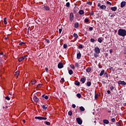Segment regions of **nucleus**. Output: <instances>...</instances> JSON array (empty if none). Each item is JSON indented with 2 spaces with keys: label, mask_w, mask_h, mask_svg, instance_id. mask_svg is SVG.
<instances>
[{
  "label": "nucleus",
  "mask_w": 126,
  "mask_h": 126,
  "mask_svg": "<svg viewBox=\"0 0 126 126\" xmlns=\"http://www.w3.org/2000/svg\"><path fill=\"white\" fill-rule=\"evenodd\" d=\"M110 54H112V53H113V49L110 50Z\"/></svg>",
  "instance_id": "obj_60"
},
{
  "label": "nucleus",
  "mask_w": 126,
  "mask_h": 126,
  "mask_svg": "<svg viewBox=\"0 0 126 126\" xmlns=\"http://www.w3.org/2000/svg\"><path fill=\"white\" fill-rule=\"evenodd\" d=\"M73 36L76 38V39H77L78 38V35H77V34L74 33L73 34Z\"/></svg>",
  "instance_id": "obj_31"
},
{
  "label": "nucleus",
  "mask_w": 126,
  "mask_h": 126,
  "mask_svg": "<svg viewBox=\"0 0 126 126\" xmlns=\"http://www.w3.org/2000/svg\"><path fill=\"white\" fill-rule=\"evenodd\" d=\"M68 73L69 74H70V75H71V74H73V71H72V70L70 69L68 71Z\"/></svg>",
  "instance_id": "obj_28"
},
{
  "label": "nucleus",
  "mask_w": 126,
  "mask_h": 126,
  "mask_svg": "<svg viewBox=\"0 0 126 126\" xmlns=\"http://www.w3.org/2000/svg\"><path fill=\"white\" fill-rule=\"evenodd\" d=\"M114 89H115V88L114 87V86L110 87L111 90H114Z\"/></svg>",
  "instance_id": "obj_54"
},
{
  "label": "nucleus",
  "mask_w": 126,
  "mask_h": 126,
  "mask_svg": "<svg viewBox=\"0 0 126 126\" xmlns=\"http://www.w3.org/2000/svg\"><path fill=\"white\" fill-rule=\"evenodd\" d=\"M68 116H72V111H69L68 112Z\"/></svg>",
  "instance_id": "obj_36"
},
{
  "label": "nucleus",
  "mask_w": 126,
  "mask_h": 126,
  "mask_svg": "<svg viewBox=\"0 0 126 126\" xmlns=\"http://www.w3.org/2000/svg\"><path fill=\"white\" fill-rule=\"evenodd\" d=\"M19 45H25V43L24 42H19Z\"/></svg>",
  "instance_id": "obj_49"
},
{
  "label": "nucleus",
  "mask_w": 126,
  "mask_h": 126,
  "mask_svg": "<svg viewBox=\"0 0 126 126\" xmlns=\"http://www.w3.org/2000/svg\"><path fill=\"white\" fill-rule=\"evenodd\" d=\"M106 3L107 4H109V5H112V3H111L110 1H107V2H106Z\"/></svg>",
  "instance_id": "obj_52"
},
{
  "label": "nucleus",
  "mask_w": 126,
  "mask_h": 126,
  "mask_svg": "<svg viewBox=\"0 0 126 126\" xmlns=\"http://www.w3.org/2000/svg\"><path fill=\"white\" fill-rule=\"evenodd\" d=\"M118 35L125 37L126 35V32H118Z\"/></svg>",
  "instance_id": "obj_4"
},
{
  "label": "nucleus",
  "mask_w": 126,
  "mask_h": 126,
  "mask_svg": "<svg viewBox=\"0 0 126 126\" xmlns=\"http://www.w3.org/2000/svg\"><path fill=\"white\" fill-rule=\"evenodd\" d=\"M118 84H120L121 85H126V83L125 81H119Z\"/></svg>",
  "instance_id": "obj_10"
},
{
  "label": "nucleus",
  "mask_w": 126,
  "mask_h": 126,
  "mask_svg": "<svg viewBox=\"0 0 126 126\" xmlns=\"http://www.w3.org/2000/svg\"><path fill=\"white\" fill-rule=\"evenodd\" d=\"M44 124H45V125H46L47 126H50L51 125V123L47 121H45L44 122Z\"/></svg>",
  "instance_id": "obj_33"
},
{
  "label": "nucleus",
  "mask_w": 126,
  "mask_h": 126,
  "mask_svg": "<svg viewBox=\"0 0 126 126\" xmlns=\"http://www.w3.org/2000/svg\"><path fill=\"white\" fill-rule=\"evenodd\" d=\"M75 28H78L79 27V24L78 23H76L74 24Z\"/></svg>",
  "instance_id": "obj_22"
},
{
  "label": "nucleus",
  "mask_w": 126,
  "mask_h": 126,
  "mask_svg": "<svg viewBox=\"0 0 126 126\" xmlns=\"http://www.w3.org/2000/svg\"><path fill=\"white\" fill-rule=\"evenodd\" d=\"M63 47L64 48V49H66L67 48V45L66 44H64Z\"/></svg>",
  "instance_id": "obj_42"
},
{
  "label": "nucleus",
  "mask_w": 126,
  "mask_h": 126,
  "mask_svg": "<svg viewBox=\"0 0 126 126\" xmlns=\"http://www.w3.org/2000/svg\"><path fill=\"white\" fill-rule=\"evenodd\" d=\"M4 24H7V22H6V18H4Z\"/></svg>",
  "instance_id": "obj_46"
},
{
  "label": "nucleus",
  "mask_w": 126,
  "mask_h": 126,
  "mask_svg": "<svg viewBox=\"0 0 126 126\" xmlns=\"http://www.w3.org/2000/svg\"><path fill=\"white\" fill-rule=\"evenodd\" d=\"M45 71L48 72V68H45Z\"/></svg>",
  "instance_id": "obj_64"
},
{
  "label": "nucleus",
  "mask_w": 126,
  "mask_h": 126,
  "mask_svg": "<svg viewBox=\"0 0 126 126\" xmlns=\"http://www.w3.org/2000/svg\"><path fill=\"white\" fill-rule=\"evenodd\" d=\"M107 93H108V94H111V91H110L109 90H108Z\"/></svg>",
  "instance_id": "obj_59"
},
{
  "label": "nucleus",
  "mask_w": 126,
  "mask_h": 126,
  "mask_svg": "<svg viewBox=\"0 0 126 126\" xmlns=\"http://www.w3.org/2000/svg\"><path fill=\"white\" fill-rule=\"evenodd\" d=\"M118 32H126L125 30L119 29Z\"/></svg>",
  "instance_id": "obj_34"
},
{
  "label": "nucleus",
  "mask_w": 126,
  "mask_h": 126,
  "mask_svg": "<svg viewBox=\"0 0 126 126\" xmlns=\"http://www.w3.org/2000/svg\"><path fill=\"white\" fill-rule=\"evenodd\" d=\"M77 97H78V98H81V94H77Z\"/></svg>",
  "instance_id": "obj_41"
},
{
  "label": "nucleus",
  "mask_w": 126,
  "mask_h": 126,
  "mask_svg": "<svg viewBox=\"0 0 126 126\" xmlns=\"http://www.w3.org/2000/svg\"><path fill=\"white\" fill-rule=\"evenodd\" d=\"M111 122H112V123H115L116 122V119L115 118H112L111 119Z\"/></svg>",
  "instance_id": "obj_50"
},
{
  "label": "nucleus",
  "mask_w": 126,
  "mask_h": 126,
  "mask_svg": "<svg viewBox=\"0 0 126 126\" xmlns=\"http://www.w3.org/2000/svg\"><path fill=\"white\" fill-rule=\"evenodd\" d=\"M102 37H99L98 39V42H99V43H102Z\"/></svg>",
  "instance_id": "obj_35"
},
{
  "label": "nucleus",
  "mask_w": 126,
  "mask_h": 126,
  "mask_svg": "<svg viewBox=\"0 0 126 126\" xmlns=\"http://www.w3.org/2000/svg\"><path fill=\"white\" fill-rule=\"evenodd\" d=\"M104 75H105V76H106V77L108 78V73H105Z\"/></svg>",
  "instance_id": "obj_58"
},
{
  "label": "nucleus",
  "mask_w": 126,
  "mask_h": 126,
  "mask_svg": "<svg viewBox=\"0 0 126 126\" xmlns=\"http://www.w3.org/2000/svg\"><path fill=\"white\" fill-rule=\"evenodd\" d=\"M116 125L118 126H122V122H117V123H116Z\"/></svg>",
  "instance_id": "obj_38"
},
{
  "label": "nucleus",
  "mask_w": 126,
  "mask_h": 126,
  "mask_svg": "<svg viewBox=\"0 0 126 126\" xmlns=\"http://www.w3.org/2000/svg\"><path fill=\"white\" fill-rule=\"evenodd\" d=\"M45 41H46V42L47 44H50V40L49 39L45 38Z\"/></svg>",
  "instance_id": "obj_39"
},
{
  "label": "nucleus",
  "mask_w": 126,
  "mask_h": 126,
  "mask_svg": "<svg viewBox=\"0 0 126 126\" xmlns=\"http://www.w3.org/2000/svg\"><path fill=\"white\" fill-rule=\"evenodd\" d=\"M63 82H64V78H62L61 79V83H63Z\"/></svg>",
  "instance_id": "obj_43"
},
{
  "label": "nucleus",
  "mask_w": 126,
  "mask_h": 126,
  "mask_svg": "<svg viewBox=\"0 0 126 126\" xmlns=\"http://www.w3.org/2000/svg\"><path fill=\"white\" fill-rule=\"evenodd\" d=\"M75 65L77 67H78L79 66V63H76Z\"/></svg>",
  "instance_id": "obj_48"
},
{
  "label": "nucleus",
  "mask_w": 126,
  "mask_h": 126,
  "mask_svg": "<svg viewBox=\"0 0 126 126\" xmlns=\"http://www.w3.org/2000/svg\"><path fill=\"white\" fill-rule=\"evenodd\" d=\"M31 83H32V84H36V83H37V81H36L35 80L32 79L31 81Z\"/></svg>",
  "instance_id": "obj_19"
},
{
  "label": "nucleus",
  "mask_w": 126,
  "mask_h": 126,
  "mask_svg": "<svg viewBox=\"0 0 126 126\" xmlns=\"http://www.w3.org/2000/svg\"><path fill=\"white\" fill-rule=\"evenodd\" d=\"M66 7H70V3H69V2H67L66 3Z\"/></svg>",
  "instance_id": "obj_30"
},
{
  "label": "nucleus",
  "mask_w": 126,
  "mask_h": 126,
  "mask_svg": "<svg viewBox=\"0 0 126 126\" xmlns=\"http://www.w3.org/2000/svg\"><path fill=\"white\" fill-rule=\"evenodd\" d=\"M80 81L81 82H82V83H85V82L86 81V78L84 77V78H81Z\"/></svg>",
  "instance_id": "obj_13"
},
{
  "label": "nucleus",
  "mask_w": 126,
  "mask_h": 126,
  "mask_svg": "<svg viewBox=\"0 0 126 126\" xmlns=\"http://www.w3.org/2000/svg\"><path fill=\"white\" fill-rule=\"evenodd\" d=\"M19 73H20V71H19V70L17 71L15 73V76L16 77V78H18V76H19Z\"/></svg>",
  "instance_id": "obj_9"
},
{
  "label": "nucleus",
  "mask_w": 126,
  "mask_h": 126,
  "mask_svg": "<svg viewBox=\"0 0 126 126\" xmlns=\"http://www.w3.org/2000/svg\"><path fill=\"white\" fill-rule=\"evenodd\" d=\"M78 48L79 49H83V46H82V44H79Z\"/></svg>",
  "instance_id": "obj_37"
},
{
  "label": "nucleus",
  "mask_w": 126,
  "mask_h": 126,
  "mask_svg": "<svg viewBox=\"0 0 126 126\" xmlns=\"http://www.w3.org/2000/svg\"><path fill=\"white\" fill-rule=\"evenodd\" d=\"M87 86H91V82H88L87 83Z\"/></svg>",
  "instance_id": "obj_40"
},
{
  "label": "nucleus",
  "mask_w": 126,
  "mask_h": 126,
  "mask_svg": "<svg viewBox=\"0 0 126 126\" xmlns=\"http://www.w3.org/2000/svg\"><path fill=\"white\" fill-rule=\"evenodd\" d=\"M116 14H117L116 13H114L113 14L109 13V16H110V17H115L116 16Z\"/></svg>",
  "instance_id": "obj_18"
},
{
  "label": "nucleus",
  "mask_w": 126,
  "mask_h": 126,
  "mask_svg": "<svg viewBox=\"0 0 126 126\" xmlns=\"http://www.w3.org/2000/svg\"><path fill=\"white\" fill-rule=\"evenodd\" d=\"M126 2L124 1H122L121 3V7H124L126 5Z\"/></svg>",
  "instance_id": "obj_15"
},
{
  "label": "nucleus",
  "mask_w": 126,
  "mask_h": 126,
  "mask_svg": "<svg viewBox=\"0 0 126 126\" xmlns=\"http://www.w3.org/2000/svg\"><path fill=\"white\" fill-rule=\"evenodd\" d=\"M74 83L75 85H77V86H79V85H80V83L78 82V81H75Z\"/></svg>",
  "instance_id": "obj_23"
},
{
  "label": "nucleus",
  "mask_w": 126,
  "mask_h": 126,
  "mask_svg": "<svg viewBox=\"0 0 126 126\" xmlns=\"http://www.w3.org/2000/svg\"><path fill=\"white\" fill-rule=\"evenodd\" d=\"M80 110L81 111V112H84V111H85V108H84L83 106H81L80 107Z\"/></svg>",
  "instance_id": "obj_24"
},
{
  "label": "nucleus",
  "mask_w": 126,
  "mask_h": 126,
  "mask_svg": "<svg viewBox=\"0 0 126 126\" xmlns=\"http://www.w3.org/2000/svg\"><path fill=\"white\" fill-rule=\"evenodd\" d=\"M100 8H101V9H106V6L105 5H102L100 6Z\"/></svg>",
  "instance_id": "obj_26"
},
{
  "label": "nucleus",
  "mask_w": 126,
  "mask_h": 126,
  "mask_svg": "<svg viewBox=\"0 0 126 126\" xmlns=\"http://www.w3.org/2000/svg\"><path fill=\"white\" fill-rule=\"evenodd\" d=\"M72 108H73L74 109V108H75L76 107V105H75V104H72Z\"/></svg>",
  "instance_id": "obj_55"
},
{
  "label": "nucleus",
  "mask_w": 126,
  "mask_h": 126,
  "mask_svg": "<svg viewBox=\"0 0 126 126\" xmlns=\"http://www.w3.org/2000/svg\"><path fill=\"white\" fill-rule=\"evenodd\" d=\"M73 19H74V16L73 15V13H70L69 20L71 22H72V21H73Z\"/></svg>",
  "instance_id": "obj_2"
},
{
  "label": "nucleus",
  "mask_w": 126,
  "mask_h": 126,
  "mask_svg": "<svg viewBox=\"0 0 126 126\" xmlns=\"http://www.w3.org/2000/svg\"><path fill=\"white\" fill-rule=\"evenodd\" d=\"M5 99H6V100H8V101H9V100H10V98H9V97L8 96H6L5 97Z\"/></svg>",
  "instance_id": "obj_45"
},
{
  "label": "nucleus",
  "mask_w": 126,
  "mask_h": 126,
  "mask_svg": "<svg viewBox=\"0 0 126 126\" xmlns=\"http://www.w3.org/2000/svg\"><path fill=\"white\" fill-rule=\"evenodd\" d=\"M70 67L71 68H72V69H74V65L73 64H70Z\"/></svg>",
  "instance_id": "obj_44"
},
{
  "label": "nucleus",
  "mask_w": 126,
  "mask_h": 126,
  "mask_svg": "<svg viewBox=\"0 0 126 126\" xmlns=\"http://www.w3.org/2000/svg\"><path fill=\"white\" fill-rule=\"evenodd\" d=\"M32 36V37H33L34 38H37V37H38V35H37L38 34L37 32H31Z\"/></svg>",
  "instance_id": "obj_5"
},
{
  "label": "nucleus",
  "mask_w": 126,
  "mask_h": 126,
  "mask_svg": "<svg viewBox=\"0 0 126 126\" xmlns=\"http://www.w3.org/2000/svg\"><path fill=\"white\" fill-rule=\"evenodd\" d=\"M34 119L35 120H40L41 121L42 120H44V121H46L47 120L46 117H41V116H36L34 117Z\"/></svg>",
  "instance_id": "obj_1"
},
{
  "label": "nucleus",
  "mask_w": 126,
  "mask_h": 126,
  "mask_svg": "<svg viewBox=\"0 0 126 126\" xmlns=\"http://www.w3.org/2000/svg\"><path fill=\"white\" fill-rule=\"evenodd\" d=\"M91 42L92 43H94V42H95V39L94 38H91Z\"/></svg>",
  "instance_id": "obj_47"
},
{
  "label": "nucleus",
  "mask_w": 126,
  "mask_h": 126,
  "mask_svg": "<svg viewBox=\"0 0 126 126\" xmlns=\"http://www.w3.org/2000/svg\"><path fill=\"white\" fill-rule=\"evenodd\" d=\"M42 98H44V99H46V100H48L49 99V96L48 95H46V94H43L42 95Z\"/></svg>",
  "instance_id": "obj_17"
},
{
  "label": "nucleus",
  "mask_w": 126,
  "mask_h": 126,
  "mask_svg": "<svg viewBox=\"0 0 126 126\" xmlns=\"http://www.w3.org/2000/svg\"><path fill=\"white\" fill-rule=\"evenodd\" d=\"M86 70L87 72H90V71H91V68L88 67V68L86 69Z\"/></svg>",
  "instance_id": "obj_29"
},
{
  "label": "nucleus",
  "mask_w": 126,
  "mask_h": 126,
  "mask_svg": "<svg viewBox=\"0 0 126 126\" xmlns=\"http://www.w3.org/2000/svg\"><path fill=\"white\" fill-rule=\"evenodd\" d=\"M33 99L35 103H38V102H39V98L36 96H34Z\"/></svg>",
  "instance_id": "obj_7"
},
{
  "label": "nucleus",
  "mask_w": 126,
  "mask_h": 126,
  "mask_svg": "<svg viewBox=\"0 0 126 126\" xmlns=\"http://www.w3.org/2000/svg\"><path fill=\"white\" fill-rule=\"evenodd\" d=\"M95 52L96 54H99L100 53V49L98 47H95Z\"/></svg>",
  "instance_id": "obj_14"
},
{
  "label": "nucleus",
  "mask_w": 126,
  "mask_h": 126,
  "mask_svg": "<svg viewBox=\"0 0 126 126\" xmlns=\"http://www.w3.org/2000/svg\"><path fill=\"white\" fill-rule=\"evenodd\" d=\"M62 31H63V29H59V32H62Z\"/></svg>",
  "instance_id": "obj_61"
},
{
  "label": "nucleus",
  "mask_w": 126,
  "mask_h": 126,
  "mask_svg": "<svg viewBox=\"0 0 126 126\" xmlns=\"http://www.w3.org/2000/svg\"><path fill=\"white\" fill-rule=\"evenodd\" d=\"M103 123L105 125H108V124H109V121L107 119H104L103 120Z\"/></svg>",
  "instance_id": "obj_21"
},
{
  "label": "nucleus",
  "mask_w": 126,
  "mask_h": 126,
  "mask_svg": "<svg viewBox=\"0 0 126 126\" xmlns=\"http://www.w3.org/2000/svg\"><path fill=\"white\" fill-rule=\"evenodd\" d=\"M26 57H28V56L26 55V56H23V57H22L19 58L18 59V61H19V62H22V61H23V60H24V59H25V58H26Z\"/></svg>",
  "instance_id": "obj_6"
},
{
  "label": "nucleus",
  "mask_w": 126,
  "mask_h": 126,
  "mask_svg": "<svg viewBox=\"0 0 126 126\" xmlns=\"http://www.w3.org/2000/svg\"><path fill=\"white\" fill-rule=\"evenodd\" d=\"M104 73H105V70H102L101 71V72H100V74H99L100 76H103V75H104Z\"/></svg>",
  "instance_id": "obj_25"
},
{
  "label": "nucleus",
  "mask_w": 126,
  "mask_h": 126,
  "mask_svg": "<svg viewBox=\"0 0 126 126\" xmlns=\"http://www.w3.org/2000/svg\"><path fill=\"white\" fill-rule=\"evenodd\" d=\"M100 5H101V3H98L97 4V6H100Z\"/></svg>",
  "instance_id": "obj_63"
},
{
  "label": "nucleus",
  "mask_w": 126,
  "mask_h": 126,
  "mask_svg": "<svg viewBox=\"0 0 126 126\" xmlns=\"http://www.w3.org/2000/svg\"><path fill=\"white\" fill-rule=\"evenodd\" d=\"M87 3H88V4H89V5H92V2H87Z\"/></svg>",
  "instance_id": "obj_51"
},
{
  "label": "nucleus",
  "mask_w": 126,
  "mask_h": 126,
  "mask_svg": "<svg viewBox=\"0 0 126 126\" xmlns=\"http://www.w3.org/2000/svg\"><path fill=\"white\" fill-rule=\"evenodd\" d=\"M43 8L45 9V10L47 11H48V10H50V8L48 5H43Z\"/></svg>",
  "instance_id": "obj_11"
},
{
  "label": "nucleus",
  "mask_w": 126,
  "mask_h": 126,
  "mask_svg": "<svg viewBox=\"0 0 126 126\" xmlns=\"http://www.w3.org/2000/svg\"><path fill=\"white\" fill-rule=\"evenodd\" d=\"M80 58H81V53H80V52H79V53H78L77 54V59L78 60H80Z\"/></svg>",
  "instance_id": "obj_16"
},
{
  "label": "nucleus",
  "mask_w": 126,
  "mask_h": 126,
  "mask_svg": "<svg viewBox=\"0 0 126 126\" xmlns=\"http://www.w3.org/2000/svg\"><path fill=\"white\" fill-rule=\"evenodd\" d=\"M84 22L86 23H88V22H89V19L88 18H85L84 20Z\"/></svg>",
  "instance_id": "obj_32"
},
{
  "label": "nucleus",
  "mask_w": 126,
  "mask_h": 126,
  "mask_svg": "<svg viewBox=\"0 0 126 126\" xmlns=\"http://www.w3.org/2000/svg\"><path fill=\"white\" fill-rule=\"evenodd\" d=\"M58 68H63V63H60L58 64Z\"/></svg>",
  "instance_id": "obj_8"
},
{
  "label": "nucleus",
  "mask_w": 126,
  "mask_h": 126,
  "mask_svg": "<svg viewBox=\"0 0 126 126\" xmlns=\"http://www.w3.org/2000/svg\"><path fill=\"white\" fill-rule=\"evenodd\" d=\"M89 30H90V31H92V30H93V27H90V28H89Z\"/></svg>",
  "instance_id": "obj_57"
},
{
  "label": "nucleus",
  "mask_w": 126,
  "mask_h": 126,
  "mask_svg": "<svg viewBox=\"0 0 126 126\" xmlns=\"http://www.w3.org/2000/svg\"><path fill=\"white\" fill-rule=\"evenodd\" d=\"M111 10H112V11H116V10L117 9V7L114 6V7H112L111 8Z\"/></svg>",
  "instance_id": "obj_27"
},
{
  "label": "nucleus",
  "mask_w": 126,
  "mask_h": 126,
  "mask_svg": "<svg viewBox=\"0 0 126 126\" xmlns=\"http://www.w3.org/2000/svg\"><path fill=\"white\" fill-rule=\"evenodd\" d=\"M98 97V94H95V99H97V97Z\"/></svg>",
  "instance_id": "obj_56"
},
{
  "label": "nucleus",
  "mask_w": 126,
  "mask_h": 126,
  "mask_svg": "<svg viewBox=\"0 0 126 126\" xmlns=\"http://www.w3.org/2000/svg\"><path fill=\"white\" fill-rule=\"evenodd\" d=\"M0 55L1 56H3V53H2V52L0 53Z\"/></svg>",
  "instance_id": "obj_62"
},
{
  "label": "nucleus",
  "mask_w": 126,
  "mask_h": 126,
  "mask_svg": "<svg viewBox=\"0 0 126 126\" xmlns=\"http://www.w3.org/2000/svg\"><path fill=\"white\" fill-rule=\"evenodd\" d=\"M41 107L43 110H47L48 109V104L42 105Z\"/></svg>",
  "instance_id": "obj_12"
},
{
  "label": "nucleus",
  "mask_w": 126,
  "mask_h": 126,
  "mask_svg": "<svg viewBox=\"0 0 126 126\" xmlns=\"http://www.w3.org/2000/svg\"><path fill=\"white\" fill-rule=\"evenodd\" d=\"M90 14L92 16L94 15V12L91 11V12H90Z\"/></svg>",
  "instance_id": "obj_53"
},
{
  "label": "nucleus",
  "mask_w": 126,
  "mask_h": 126,
  "mask_svg": "<svg viewBox=\"0 0 126 126\" xmlns=\"http://www.w3.org/2000/svg\"><path fill=\"white\" fill-rule=\"evenodd\" d=\"M79 13L80 15H82L83 14H84V11H83V10H80Z\"/></svg>",
  "instance_id": "obj_20"
},
{
  "label": "nucleus",
  "mask_w": 126,
  "mask_h": 126,
  "mask_svg": "<svg viewBox=\"0 0 126 126\" xmlns=\"http://www.w3.org/2000/svg\"><path fill=\"white\" fill-rule=\"evenodd\" d=\"M76 121L78 125H82V120H81V119H80V118H77Z\"/></svg>",
  "instance_id": "obj_3"
}]
</instances>
